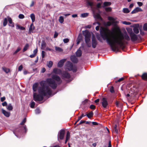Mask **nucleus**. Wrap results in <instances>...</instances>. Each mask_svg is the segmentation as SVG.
<instances>
[{
  "mask_svg": "<svg viewBox=\"0 0 147 147\" xmlns=\"http://www.w3.org/2000/svg\"><path fill=\"white\" fill-rule=\"evenodd\" d=\"M59 21L61 23H62L64 21V18L63 17L61 16L59 17Z\"/></svg>",
  "mask_w": 147,
  "mask_h": 147,
  "instance_id": "obj_37",
  "label": "nucleus"
},
{
  "mask_svg": "<svg viewBox=\"0 0 147 147\" xmlns=\"http://www.w3.org/2000/svg\"><path fill=\"white\" fill-rule=\"evenodd\" d=\"M70 138V133L69 131H67L66 135V139L67 140H68Z\"/></svg>",
  "mask_w": 147,
  "mask_h": 147,
  "instance_id": "obj_36",
  "label": "nucleus"
},
{
  "mask_svg": "<svg viewBox=\"0 0 147 147\" xmlns=\"http://www.w3.org/2000/svg\"><path fill=\"white\" fill-rule=\"evenodd\" d=\"M111 4V3L109 2H105L103 3V6L102 7L105 8V7L110 6Z\"/></svg>",
  "mask_w": 147,
  "mask_h": 147,
  "instance_id": "obj_22",
  "label": "nucleus"
},
{
  "mask_svg": "<svg viewBox=\"0 0 147 147\" xmlns=\"http://www.w3.org/2000/svg\"><path fill=\"white\" fill-rule=\"evenodd\" d=\"M45 55V52L44 51H42V58H44Z\"/></svg>",
  "mask_w": 147,
  "mask_h": 147,
  "instance_id": "obj_55",
  "label": "nucleus"
},
{
  "mask_svg": "<svg viewBox=\"0 0 147 147\" xmlns=\"http://www.w3.org/2000/svg\"><path fill=\"white\" fill-rule=\"evenodd\" d=\"M2 106L4 107L7 106V103L6 101H5L3 102L2 103Z\"/></svg>",
  "mask_w": 147,
  "mask_h": 147,
  "instance_id": "obj_60",
  "label": "nucleus"
},
{
  "mask_svg": "<svg viewBox=\"0 0 147 147\" xmlns=\"http://www.w3.org/2000/svg\"><path fill=\"white\" fill-rule=\"evenodd\" d=\"M89 108L92 109H95V106L93 105H90Z\"/></svg>",
  "mask_w": 147,
  "mask_h": 147,
  "instance_id": "obj_54",
  "label": "nucleus"
},
{
  "mask_svg": "<svg viewBox=\"0 0 147 147\" xmlns=\"http://www.w3.org/2000/svg\"><path fill=\"white\" fill-rule=\"evenodd\" d=\"M69 40L68 38H65L63 39V41L65 43H67L69 42Z\"/></svg>",
  "mask_w": 147,
  "mask_h": 147,
  "instance_id": "obj_57",
  "label": "nucleus"
},
{
  "mask_svg": "<svg viewBox=\"0 0 147 147\" xmlns=\"http://www.w3.org/2000/svg\"><path fill=\"white\" fill-rule=\"evenodd\" d=\"M101 3H98L96 5V9H100L101 8V7H102L101 6Z\"/></svg>",
  "mask_w": 147,
  "mask_h": 147,
  "instance_id": "obj_43",
  "label": "nucleus"
},
{
  "mask_svg": "<svg viewBox=\"0 0 147 147\" xmlns=\"http://www.w3.org/2000/svg\"><path fill=\"white\" fill-rule=\"evenodd\" d=\"M30 17L32 20V22L33 23L35 20V16L33 13H31L30 15Z\"/></svg>",
  "mask_w": 147,
  "mask_h": 147,
  "instance_id": "obj_25",
  "label": "nucleus"
},
{
  "mask_svg": "<svg viewBox=\"0 0 147 147\" xmlns=\"http://www.w3.org/2000/svg\"><path fill=\"white\" fill-rule=\"evenodd\" d=\"M65 133V131L64 130H61L60 131L59 134L58 136V138H59L61 140L63 139Z\"/></svg>",
  "mask_w": 147,
  "mask_h": 147,
  "instance_id": "obj_10",
  "label": "nucleus"
},
{
  "mask_svg": "<svg viewBox=\"0 0 147 147\" xmlns=\"http://www.w3.org/2000/svg\"><path fill=\"white\" fill-rule=\"evenodd\" d=\"M117 29L119 32V34L112 33L109 38L107 32L105 29L102 28L100 31V34L103 40H106L107 43L109 45L112 50L115 51H119L118 47L116 46V44L118 45L122 50H123L125 48V44H127L128 42L123 40L124 39L125 40L129 41L130 40V38L127 33L125 32L123 34L119 28Z\"/></svg>",
  "mask_w": 147,
  "mask_h": 147,
  "instance_id": "obj_1",
  "label": "nucleus"
},
{
  "mask_svg": "<svg viewBox=\"0 0 147 147\" xmlns=\"http://www.w3.org/2000/svg\"><path fill=\"white\" fill-rule=\"evenodd\" d=\"M81 37H80L79 36H78L77 39V44L78 45L80 42L81 40Z\"/></svg>",
  "mask_w": 147,
  "mask_h": 147,
  "instance_id": "obj_46",
  "label": "nucleus"
},
{
  "mask_svg": "<svg viewBox=\"0 0 147 147\" xmlns=\"http://www.w3.org/2000/svg\"><path fill=\"white\" fill-rule=\"evenodd\" d=\"M71 60L74 63H77L78 62V59L76 56L74 55H72L70 57Z\"/></svg>",
  "mask_w": 147,
  "mask_h": 147,
  "instance_id": "obj_15",
  "label": "nucleus"
},
{
  "mask_svg": "<svg viewBox=\"0 0 147 147\" xmlns=\"http://www.w3.org/2000/svg\"><path fill=\"white\" fill-rule=\"evenodd\" d=\"M137 4L139 6H141L143 5V3L141 2H138Z\"/></svg>",
  "mask_w": 147,
  "mask_h": 147,
  "instance_id": "obj_63",
  "label": "nucleus"
},
{
  "mask_svg": "<svg viewBox=\"0 0 147 147\" xmlns=\"http://www.w3.org/2000/svg\"><path fill=\"white\" fill-rule=\"evenodd\" d=\"M7 18H5L3 20V25L4 26H6L7 23Z\"/></svg>",
  "mask_w": 147,
  "mask_h": 147,
  "instance_id": "obj_30",
  "label": "nucleus"
},
{
  "mask_svg": "<svg viewBox=\"0 0 147 147\" xmlns=\"http://www.w3.org/2000/svg\"><path fill=\"white\" fill-rule=\"evenodd\" d=\"M105 9L107 12H110L112 10V8L111 7H105Z\"/></svg>",
  "mask_w": 147,
  "mask_h": 147,
  "instance_id": "obj_38",
  "label": "nucleus"
},
{
  "mask_svg": "<svg viewBox=\"0 0 147 147\" xmlns=\"http://www.w3.org/2000/svg\"><path fill=\"white\" fill-rule=\"evenodd\" d=\"M35 105V103L33 101L30 104V107L31 108H33Z\"/></svg>",
  "mask_w": 147,
  "mask_h": 147,
  "instance_id": "obj_48",
  "label": "nucleus"
},
{
  "mask_svg": "<svg viewBox=\"0 0 147 147\" xmlns=\"http://www.w3.org/2000/svg\"><path fill=\"white\" fill-rule=\"evenodd\" d=\"M101 103L103 108H106L108 105V103L107 98L105 97L102 98L101 100Z\"/></svg>",
  "mask_w": 147,
  "mask_h": 147,
  "instance_id": "obj_7",
  "label": "nucleus"
},
{
  "mask_svg": "<svg viewBox=\"0 0 147 147\" xmlns=\"http://www.w3.org/2000/svg\"><path fill=\"white\" fill-rule=\"evenodd\" d=\"M23 68V66L22 65L18 67V70L19 71H21Z\"/></svg>",
  "mask_w": 147,
  "mask_h": 147,
  "instance_id": "obj_61",
  "label": "nucleus"
},
{
  "mask_svg": "<svg viewBox=\"0 0 147 147\" xmlns=\"http://www.w3.org/2000/svg\"><path fill=\"white\" fill-rule=\"evenodd\" d=\"M123 12L125 13H127L129 12L130 11L127 8H124L123 9Z\"/></svg>",
  "mask_w": 147,
  "mask_h": 147,
  "instance_id": "obj_35",
  "label": "nucleus"
},
{
  "mask_svg": "<svg viewBox=\"0 0 147 147\" xmlns=\"http://www.w3.org/2000/svg\"><path fill=\"white\" fill-rule=\"evenodd\" d=\"M95 18L98 19H99L100 20H102V18L101 17L99 13H96L95 15Z\"/></svg>",
  "mask_w": 147,
  "mask_h": 147,
  "instance_id": "obj_33",
  "label": "nucleus"
},
{
  "mask_svg": "<svg viewBox=\"0 0 147 147\" xmlns=\"http://www.w3.org/2000/svg\"><path fill=\"white\" fill-rule=\"evenodd\" d=\"M6 108L8 110L10 111L12 110L13 109V107L11 103L9 104L7 106Z\"/></svg>",
  "mask_w": 147,
  "mask_h": 147,
  "instance_id": "obj_29",
  "label": "nucleus"
},
{
  "mask_svg": "<svg viewBox=\"0 0 147 147\" xmlns=\"http://www.w3.org/2000/svg\"><path fill=\"white\" fill-rule=\"evenodd\" d=\"M40 86L38 88V94L34 93L33 94L34 100L35 101H42L44 97L47 95L50 96L52 93V91L49 87L47 85L45 81H42L40 82Z\"/></svg>",
  "mask_w": 147,
  "mask_h": 147,
  "instance_id": "obj_2",
  "label": "nucleus"
},
{
  "mask_svg": "<svg viewBox=\"0 0 147 147\" xmlns=\"http://www.w3.org/2000/svg\"><path fill=\"white\" fill-rule=\"evenodd\" d=\"M53 72L55 74H61L62 72L61 70L57 68H55L53 69Z\"/></svg>",
  "mask_w": 147,
  "mask_h": 147,
  "instance_id": "obj_12",
  "label": "nucleus"
},
{
  "mask_svg": "<svg viewBox=\"0 0 147 147\" xmlns=\"http://www.w3.org/2000/svg\"><path fill=\"white\" fill-rule=\"evenodd\" d=\"M38 52V50L37 48L34 50L33 51V53L35 55L37 54Z\"/></svg>",
  "mask_w": 147,
  "mask_h": 147,
  "instance_id": "obj_62",
  "label": "nucleus"
},
{
  "mask_svg": "<svg viewBox=\"0 0 147 147\" xmlns=\"http://www.w3.org/2000/svg\"><path fill=\"white\" fill-rule=\"evenodd\" d=\"M133 30L135 34H138L139 32V30L137 27H135L133 28Z\"/></svg>",
  "mask_w": 147,
  "mask_h": 147,
  "instance_id": "obj_26",
  "label": "nucleus"
},
{
  "mask_svg": "<svg viewBox=\"0 0 147 147\" xmlns=\"http://www.w3.org/2000/svg\"><path fill=\"white\" fill-rule=\"evenodd\" d=\"M26 121V118H24L22 120V122L20 123V125H24Z\"/></svg>",
  "mask_w": 147,
  "mask_h": 147,
  "instance_id": "obj_49",
  "label": "nucleus"
},
{
  "mask_svg": "<svg viewBox=\"0 0 147 147\" xmlns=\"http://www.w3.org/2000/svg\"><path fill=\"white\" fill-rule=\"evenodd\" d=\"M129 35L131 40L132 42H135L138 40V37L140 39L142 38L141 36L139 35H137L133 32L132 30L130 31H128Z\"/></svg>",
  "mask_w": 147,
  "mask_h": 147,
  "instance_id": "obj_6",
  "label": "nucleus"
},
{
  "mask_svg": "<svg viewBox=\"0 0 147 147\" xmlns=\"http://www.w3.org/2000/svg\"><path fill=\"white\" fill-rule=\"evenodd\" d=\"M65 69H67L69 71H72L74 72L77 71L76 67H73L72 63L70 61H67L65 65Z\"/></svg>",
  "mask_w": 147,
  "mask_h": 147,
  "instance_id": "obj_5",
  "label": "nucleus"
},
{
  "mask_svg": "<svg viewBox=\"0 0 147 147\" xmlns=\"http://www.w3.org/2000/svg\"><path fill=\"white\" fill-rule=\"evenodd\" d=\"M83 35L85 37V40L87 46L90 47H91V44L90 43V37L91 35L89 32L87 30H85L83 33Z\"/></svg>",
  "mask_w": 147,
  "mask_h": 147,
  "instance_id": "obj_4",
  "label": "nucleus"
},
{
  "mask_svg": "<svg viewBox=\"0 0 147 147\" xmlns=\"http://www.w3.org/2000/svg\"><path fill=\"white\" fill-rule=\"evenodd\" d=\"M2 69L6 74H7L10 71V69L4 67H3Z\"/></svg>",
  "mask_w": 147,
  "mask_h": 147,
  "instance_id": "obj_27",
  "label": "nucleus"
},
{
  "mask_svg": "<svg viewBox=\"0 0 147 147\" xmlns=\"http://www.w3.org/2000/svg\"><path fill=\"white\" fill-rule=\"evenodd\" d=\"M46 43L45 41H43L41 44V49H44V48L46 47Z\"/></svg>",
  "mask_w": 147,
  "mask_h": 147,
  "instance_id": "obj_34",
  "label": "nucleus"
},
{
  "mask_svg": "<svg viewBox=\"0 0 147 147\" xmlns=\"http://www.w3.org/2000/svg\"><path fill=\"white\" fill-rule=\"evenodd\" d=\"M85 122H86L85 121L81 120V121H80V122L79 123H78L77 124V125L78 126L81 124L84 123H85Z\"/></svg>",
  "mask_w": 147,
  "mask_h": 147,
  "instance_id": "obj_53",
  "label": "nucleus"
},
{
  "mask_svg": "<svg viewBox=\"0 0 147 147\" xmlns=\"http://www.w3.org/2000/svg\"><path fill=\"white\" fill-rule=\"evenodd\" d=\"M140 76L143 80L147 81V73H143Z\"/></svg>",
  "mask_w": 147,
  "mask_h": 147,
  "instance_id": "obj_19",
  "label": "nucleus"
},
{
  "mask_svg": "<svg viewBox=\"0 0 147 147\" xmlns=\"http://www.w3.org/2000/svg\"><path fill=\"white\" fill-rule=\"evenodd\" d=\"M61 75L62 79H69L71 78L70 74L66 71H63Z\"/></svg>",
  "mask_w": 147,
  "mask_h": 147,
  "instance_id": "obj_8",
  "label": "nucleus"
},
{
  "mask_svg": "<svg viewBox=\"0 0 147 147\" xmlns=\"http://www.w3.org/2000/svg\"><path fill=\"white\" fill-rule=\"evenodd\" d=\"M87 5L88 6H89L91 7V8L93 11V3L92 1H87Z\"/></svg>",
  "mask_w": 147,
  "mask_h": 147,
  "instance_id": "obj_21",
  "label": "nucleus"
},
{
  "mask_svg": "<svg viewBox=\"0 0 147 147\" xmlns=\"http://www.w3.org/2000/svg\"><path fill=\"white\" fill-rule=\"evenodd\" d=\"M143 30L144 31H147V23L144 24L143 26Z\"/></svg>",
  "mask_w": 147,
  "mask_h": 147,
  "instance_id": "obj_42",
  "label": "nucleus"
},
{
  "mask_svg": "<svg viewBox=\"0 0 147 147\" xmlns=\"http://www.w3.org/2000/svg\"><path fill=\"white\" fill-rule=\"evenodd\" d=\"M53 65V62L51 61H50L48 64H47V66L49 68H51Z\"/></svg>",
  "mask_w": 147,
  "mask_h": 147,
  "instance_id": "obj_39",
  "label": "nucleus"
},
{
  "mask_svg": "<svg viewBox=\"0 0 147 147\" xmlns=\"http://www.w3.org/2000/svg\"><path fill=\"white\" fill-rule=\"evenodd\" d=\"M88 100L87 99H85L84 101L82 102V104L83 105H85L86 103H87L88 101Z\"/></svg>",
  "mask_w": 147,
  "mask_h": 147,
  "instance_id": "obj_59",
  "label": "nucleus"
},
{
  "mask_svg": "<svg viewBox=\"0 0 147 147\" xmlns=\"http://www.w3.org/2000/svg\"><path fill=\"white\" fill-rule=\"evenodd\" d=\"M21 50V48L20 47H18L17 49V50L15 51L14 52V54H16L17 53H18L19 51H20Z\"/></svg>",
  "mask_w": 147,
  "mask_h": 147,
  "instance_id": "obj_52",
  "label": "nucleus"
},
{
  "mask_svg": "<svg viewBox=\"0 0 147 147\" xmlns=\"http://www.w3.org/2000/svg\"><path fill=\"white\" fill-rule=\"evenodd\" d=\"M52 78V79L47 78L45 81L52 89H55L57 87V84L54 80L59 82L61 81V78L59 76L56 75H53Z\"/></svg>",
  "mask_w": 147,
  "mask_h": 147,
  "instance_id": "obj_3",
  "label": "nucleus"
},
{
  "mask_svg": "<svg viewBox=\"0 0 147 147\" xmlns=\"http://www.w3.org/2000/svg\"><path fill=\"white\" fill-rule=\"evenodd\" d=\"M93 112L92 111H91L88 114H87L86 115L88 118L90 119L93 116Z\"/></svg>",
  "mask_w": 147,
  "mask_h": 147,
  "instance_id": "obj_28",
  "label": "nucleus"
},
{
  "mask_svg": "<svg viewBox=\"0 0 147 147\" xmlns=\"http://www.w3.org/2000/svg\"><path fill=\"white\" fill-rule=\"evenodd\" d=\"M88 15V13H86L81 14V16L82 17L84 18L86 17Z\"/></svg>",
  "mask_w": 147,
  "mask_h": 147,
  "instance_id": "obj_40",
  "label": "nucleus"
},
{
  "mask_svg": "<svg viewBox=\"0 0 147 147\" xmlns=\"http://www.w3.org/2000/svg\"><path fill=\"white\" fill-rule=\"evenodd\" d=\"M55 50L57 51L61 52L63 51L62 49L59 47L55 46Z\"/></svg>",
  "mask_w": 147,
  "mask_h": 147,
  "instance_id": "obj_31",
  "label": "nucleus"
},
{
  "mask_svg": "<svg viewBox=\"0 0 147 147\" xmlns=\"http://www.w3.org/2000/svg\"><path fill=\"white\" fill-rule=\"evenodd\" d=\"M124 80V78H119L117 81H115V82L116 83H117L118 82H120L123 80Z\"/></svg>",
  "mask_w": 147,
  "mask_h": 147,
  "instance_id": "obj_50",
  "label": "nucleus"
},
{
  "mask_svg": "<svg viewBox=\"0 0 147 147\" xmlns=\"http://www.w3.org/2000/svg\"><path fill=\"white\" fill-rule=\"evenodd\" d=\"M5 99V96L1 97V102H3Z\"/></svg>",
  "mask_w": 147,
  "mask_h": 147,
  "instance_id": "obj_64",
  "label": "nucleus"
},
{
  "mask_svg": "<svg viewBox=\"0 0 147 147\" xmlns=\"http://www.w3.org/2000/svg\"><path fill=\"white\" fill-rule=\"evenodd\" d=\"M108 20L109 21H112L111 22L112 23V24H116L118 23V22L117 21H115V19L112 17L109 16L108 18Z\"/></svg>",
  "mask_w": 147,
  "mask_h": 147,
  "instance_id": "obj_18",
  "label": "nucleus"
},
{
  "mask_svg": "<svg viewBox=\"0 0 147 147\" xmlns=\"http://www.w3.org/2000/svg\"><path fill=\"white\" fill-rule=\"evenodd\" d=\"M38 83H36L34 84L32 86V88L34 91L36 92V91L37 88L38 87Z\"/></svg>",
  "mask_w": 147,
  "mask_h": 147,
  "instance_id": "obj_20",
  "label": "nucleus"
},
{
  "mask_svg": "<svg viewBox=\"0 0 147 147\" xmlns=\"http://www.w3.org/2000/svg\"><path fill=\"white\" fill-rule=\"evenodd\" d=\"M114 129L115 130V132L117 134L118 133V129H117V125L116 124H115L114 125Z\"/></svg>",
  "mask_w": 147,
  "mask_h": 147,
  "instance_id": "obj_41",
  "label": "nucleus"
},
{
  "mask_svg": "<svg viewBox=\"0 0 147 147\" xmlns=\"http://www.w3.org/2000/svg\"><path fill=\"white\" fill-rule=\"evenodd\" d=\"M65 60L66 59H65L60 60L58 63V67H62L63 66L64 63L65 61Z\"/></svg>",
  "mask_w": 147,
  "mask_h": 147,
  "instance_id": "obj_14",
  "label": "nucleus"
},
{
  "mask_svg": "<svg viewBox=\"0 0 147 147\" xmlns=\"http://www.w3.org/2000/svg\"><path fill=\"white\" fill-rule=\"evenodd\" d=\"M58 35V33L56 31H55L54 35V38H56L57 37Z\"/></svg>",
  "mask_w": 147,
  "mask_h": 147,
  "instance_id": "obj_58",
  "label": "nucleus"
},
{
  "mask_svg": "<svg viewBox=\"0 0 147 147\" xmlns=\"http://www.w3.org/2000/svg\"><path fill=\"white\" fill-rule=\"evenodd\" d=\"M29 45L28 44H26L24 47L23 49V52H24L26 51L29 48Z\"/></svg>",
  "mask_w": 147,
  "mask_h": 147,
  "instance_id": "obj_32",
  "label": "nucleus"
},
{
  "mask_svg": "<svg viewBox=\"0 0 147 147\" xmlns=\"http://www.w3.org/2000/svg\"><path fill=\"white\" fill-rule=\"evenodd\" d=\"M35 27L34 25V24L32 23L30 24V26L29 28V32L30 33L33 32V31L35 29Z\"/></svg>",
  "mask_w": 147,
  "mask_h": 147,
  "instance_id": "obj_17",
  "label": "nucleus"
},
{
  "mask_svg": "<svg viewBox=\"0 0 147 147\" xmlns=\"http://www.w3.org/2000/svg\"><path fill=\"white\" fill-rule=\"evenodd\" d=\"M16 28L17 29H20L22 30H25V28L24 27L21 26L19 24H16Z\"/></svg>",
  "mask_w": 147,
  "mask_h": 147,
  "instance_id": "obj_24",
  "label": "nucleus"
},
{
  "mask_svg": "<svg viewBox=\"0 0 147 147\" xmlns=\"http://www.w3.org/2000/svg\"><path fill=\"white\" fill-rule=\"evenodd\" d=\"M122 23L126 25H129L131 24V23L129 22H127L125 21H122Z\"/></svg>",
  "mask_w": 147,
  "mask_h": 147,
  "instance_id": "obj_47",
  "label": "nucleus"
},
{
  "mask_svg": "<svg viewBox=\"0 0 147 147\" xmlns=\"http://www.w3.org/2000/svg\"><path fill=\"white\" fill-rule=\"evenodd\" d=\"M112 24V23L110 21H108L105 23V25L106 26H110Z\"/></svg>",
  "mask_w": 147,
  "mask_h": 147,
  "instance_id": "obj_44",
  "label": "nucleus"
},
{
  "mask_svg": "<svg viewBox=\"0 0 147 147\" xmlns=\"http://www.w3.org/2000/svg\"><path fill=\"white\" fill-rule=\"evenodd\" d=\"M8 21L10 24H9V26L12 27H14V23L12 22L11 18L9 16L7 17Z\"/></svg>",
  "mask_w": 147,
  "mask_h": 147,
  "instance_id": "obj_16",
  "label": "nucleus"
},
{
  "mask_svg": "<svg viewBox=\"0 0 147 147\" xmlns=\"http://www.w3.org/2000/svg\"><path fill=\"white\" fill-rule=\"evenodd\" d=\"M140 32V34L142 35V36H144L145 34V33L142 30L141 28H140L139 29Z\"/></svg>",
  "mask_w": 147,
  "mask_h": 147,
  "instance_id": "obj_51",
  "label": "nucleus"
},
{
  "mask_svg": "<svg viewBox=\"0 0 147 147\" xmlns=\"http://www.w3.org/2000/svg\"><path fill=\"white\" fill-rule=\"evenodd\" d=\"M82 52L80 49H78L76 53V55L78 57H80L81 56Z\"/></svg>",
  "mask_w": 147,
  "mask_h": 147,
  "instance_id": "obj_23",
  "label": "nucleus"
},
{
  "mask_svg": "<svg viewBox=\"0 0 147 147\" xmlns=\"http://www.w3.org/2000/svg\"><path fill=\"white\" fill-rule=\"evenodd\" d=\"M110 91L111 93H114L115 92L114 88L113 86H111L110 89Z\"/></svg>",
  "mask_w": 147,
  "mask_h": 147,
  "instance_id": "obj_45",
  "label": "nucleus"
},
{
  "mask_svg": "<svg viewBox=\"0 0 147 147\" xmlns=\"http://www.w3.org/2000/svg\"><path fill=\"white\" fill-rule=\"evenodd\" d=\"M20 19H23L24 18V16L22 14H20L18 16Z\"/></svg>",
  "mask_w": 147,
  "mask_h": 147,
  "instance_id": "obj_56",
  "label": "nucleus"
},
{
  "mask_svg": "<svg viewBox=\"0 0 147 147\" xmlns=\"http://www.w3.org/2000/svg\"><path fill=\"white\" fill-rule=\"evenodd\" d=\"M142 10L140 7H137L134 9L131 12V14L136 13L139 11H142Z\"/></svg>",
  "mask_w": 147,
  "mask_h": 147,
  "instance_id": "obj_13",
  "label": "nucleus"
},
{
  "mask_svg": "<svg viewBox=\"0 0 147 147\" xmlns=\"http://www.w3.org/2000/svg\"><path fill=\"white\" fill-rule=\"evenodd\" d=\"M2 113L5 116L7 117H9L10 116V112H7L5 110L2 109L1 110Z\"/></svg>",
  "mask_w": 147,
  "mask_h": 147,
  "instance_id": "obj_11",
  "label": "nucleus"
},
{
  "mask_svg": "<svg viewBox=\"0 0 147 147\" xmlns=\"http://www.w3.org/2000/svg\"><path fill=\"white\" fill-rule=\"evenodd\" d=\"M98 44V42L96 39L95 37L93 36L92 39V48H95Z\"/></svg>",
  "mask_w": 147,
  "mask_h": 147,
  "instance_id": "obj_9",
  "label": "nucleus"
}]
</instances>
